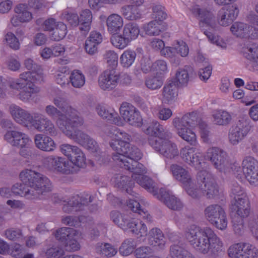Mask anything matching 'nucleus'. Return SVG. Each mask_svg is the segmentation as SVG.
I'll list each match as a JSON object with an SVG mask.
<instances>
[{"label": "nucleus", "instance_id": "f257e3e1", "mask_svg": "<svg viewBox=\"0 0 258 258\" xmlns=\"http://www.w3.org/2000/svg\"><path fill=\"white\" fill-rule=\"evenodd\" d=\"M184 235L190 244L199 253L217 257L223 252V243L209 227L202 228L191 224L185 228Z\"/></svg>", "mask_w": 258, "mask_h": 258}, {"label": "nucleus", "instance_id": "f03ea898", "mask_svg": "<svg viewBox=\"0 0 258 258\" xmlns=\"http://www.w3.org/2000/svg\"><path fill=\"white\" fill-rule=\"evenodd\" d=\"M19 176L22 183H17L11 188L12 192L15 195L29 200H37L52 190L50 180L38 172L26 169L21 171Z\"/></svg>", "mask_w": 258, "mask_h": 258}, {"label": "nucleus", "instance_id": "7ed1b4c3", "mask_svg": "<svg viewBox=\"0 0 258 258\" xmlns=\"http://www.w3.org/2000/svg\"><path fill=\"white\" fill-rule=\"evenodd\" d=\"M110 146L116 151L112 153L114 161H125L124 157H127L134 161H138L143 157V153L136 146H131L129 143L122 141L110 142Z\"/></svg>", "mask_w": 258, "mask_h": 258}, {"label": "nucleus", "instance_id": "20e7f679", "mask_svg": "<svg viewBox=\"0 0 258 258\" xmlns=\"http://www.w3.org/2000/svg\"><path fill=\"white\" fill-rule=\"evenodd\" d=\"M197 179L203 195L207 198L213 199L219 195V187L209 172L201 171L198 173Z\"/></svg>", "mask_w": 258, "mask_h": 258}, {"label": "nucleus", "instance_id": "39448f33", "mask_svg": "<svg viewBox=\"0 0 258 258\" xmlns=\"http://www.w3.org/2000/svg\"><path fill=\"white\" fill-rule=\"evenodd\" d=\"M83 124V120L81 117L78 116H72L69 123L67 124L61 131L69 138L83 146V145H86V141L90 137L84 132L76 129Z\"/></svg>", "mask_w": 258, "mask_h": 258}, {"label": "nucleus", "instance_id": "423d86ee", "mask_svg": "<svg viewBox=\"0 0 258 258\" xmlns=\"http://www.w3.org/2000/svg\"><path fill=\"white\" fill-rule=\"evenodd\" d=\"M207 220L217 228L223 230L227 227V220L223 208L218 204H212L204 210Z\"/></svg>", "mask_w": 258, "mask_h": 258}, {"label": "nucleus", "instance_id": "0eeeda50", "mask_svg": "<svg viewBox=\"0 0 258 258\" xmlns=\"http://www.w3.org/2000/svg\"><path fill=\"white\" fill-rule=\"evenodd\" d=\"M252 127L251 121L247 116H240L229 134L230 142L233 145L237 144L246 136Z\"/></svg>", "mask_w": 258, "mask_h": 258}, {"label": "nucleus", "instance_id": "6e6552de", "mask_svg": "<svg viewBox=\"0 0 258 258\" xmlns=\"http://www.w3.org/2000/svg\"><path fill=\"white\" fill-rule=\"evenodd\" d=\"M149 145L166 158L172 160L178 156V150L175 144L168 139L151 138Z\"/></svg>", "mask_w": 258, "mask_h": 258}, {"label": "nucleus", "instance_id": "1a4fd4ad", "mask_svg": "<svg viewBox=\"0 0 258 258\" xmlns=\"http://www.w3.org/2000/svg\"><path fill=\"white\" fill-rule=\"evenodd\" d=\"M49 169L63 174L77 173L81 168L93 167L94 162H47Z\"/></svg>", "mask_w": 258, "mask_h": 258}, {"label": "nucleus", "instance_id": "9d476101", "mask_svg": "<svg viewBox=\"0 0 258 258\" xmlns=\"http://www.w3.org/2000/svg\"><path fill=\"white\" fill-rule=\"evenodd\" d=\"M94 197L89 195L80 196L76 195L72 196L69 200L63 205L62 210L66 213H72L82 211L89 203H91Z\"/></svg>", "mask_w": 258, "mask_h": 258}, {"label": "nucleus", "instance_id": "9b49d317", "mask_svg": "<svg viewBox=\"0 0 258 258\" xmlns=\"http://www.w3.org/2000/svg\"><path fill=\"white\" fill-rule=\"evenodd\" d=\"M228 252L230 258H251L256 256L258 249L249 243H242L231 245Z\"/></svg>", "mask_w": 258, "mask_h": 258}, {"label": "nucleus", "instance_id": "f8f14e48", "mask_svg": "<svg viewBox=\"0 0 258 258\" xmlns=\"http://www.w3.org/2000/svg\"><path fill=\"white\" fill-rule=\"evenodd\" d=\"M32 127L39 132H44L51 136L56 134L55 127L51 120L41 113L33 114V119L29 127Z\"/></svg>", "mask_w": 258, "mask_h": 258}, {"label": "nucleus", "instance_id": "ddd939ff", "mask_svg": "<svg viewBox=\"0 0 258 258\" xmlns=\"http://www.w3.org/2000/svg\"><path fill=\"white\" fill-rule=\"evenodd\" d=\"M231 33L237 37L255 39L258 38V30L243 22L234 23L230 27Z\"/></svg>", "mask_w": 258, "mask_h": 258}, {"label": "nucleus", "instance_id": "4468645a", "mask_svg": "<svg viewBox=\"0 0 258 258\" xmlns=\"http://www.w3.org/2000/svg\"><path fill=\"white\" fill-rule=\"evenodd\" d=\"M191 11L193 14L199 20L201 29L205 28L213 29L216 27V19L211 12L205 9H201L199 6L194 7Z\"/></svg>", "mask_w": 258, "mask_h": 258}, {"label": "nucleus", "instance_id": "2eb2a0df", "mask_svg": "<svg viewBox=\"0 0 258 258\" xmlns=\"http://www.w3.org/2000/svg\"><path fill=\"white\" fill-rule=\"evenodd\" d=\"M172 124L176 129L177 134L191 145H195L197 142L196 136L190 128H187L183 116L180 118L175 117L172 120Z\"/></svg>", "mask_w": 258, "mask_h": 258}, {"label": "nucleus", "instance_id": "dca6fc26", "mask_svg": "<svg viewBox=\"0 0 258 258\" xmlns=\"http://www.w3.org/2000/svg\"><path fill=\"white\" fill-rule=\"evenodd\" d=\"M120 113L124 120L132 125H139L142 117L138 110L133 105L123 102L119 109Z\"/></svg>", "mask_w": 258, "mask_h": 258}, {"label": "nucleus", "instance_id": "f3484780", "mask_svg": "<svg viewBox=\"0 0 258 258\" xmlns=\"http://www.w3.org/2000/svg\"><path fill=\"white\" fill-rule=\"evenodd\" d=\"M119 78V75L115 73L113 69L106 70L99 76V85L103 90H112L117 86Z\"/></svg>", "mask_w": 258, "mask_h": 258}, {"label": "nucleus", "instance_id": "a211bd4d", "mask_svg": "<svg viewBox=\"0 0 258 258\" xmlns=\"http://www.w3.org/2000/svg\"><path fill=\"white\" fill-rule=\"evenodd\" d=\"M9 110L14 119L18 123L29 127L33 116L28 111L22 109L16 104H11Z\"/></svg>", "mask_w": 258, "mask_h": 258}, {"label": "nucleus", "instance_id": "6ab92c4d", "mask_svg": "<svg viewBox=\"0 0 258 258\" xmlns=\"http://www.w3.org/2000/svg\"><path fill=\"white\" fill-rule=\"evenodd\" d=\"M45 113L52 119H56V123L61 131L64 127L69 123L71 117H69L61 110L52 105H47L44 109Z\"/></svg>", "mask_w": 258, "mask_h": 258}, {"label": "nucleus", "instance_id": "aec40b11", "mask_svg": "<svg viewBox=\"0 0 258 258\" xmlns=\"http://www.w3.org/2000/svg\"><path fill=\"white\" fill-rule=\"evenodd\" d=\"M238 13V9L235 5L221 9L218 13V23L223 26L229 25L236 19Z\"/></svg>", "mask_w": 258, "mask_h": 258}, {"label": "nucleus", "instance_id": "412c9836", "mask_svg": "<svg viewBox=\"0 0 258 258\" xmlns=\"http://www.w3.org/2000/svg\"><path fill=\"white\" fill-rule=\"evenodd\" d=\"M4 138L12 146L20 148L28 146L30 142L27 135L16 131H8Z\"/></svg>", "mask_w": 258, "mask_h": 258}, {"label": "nucleus", "instance_id": "4be33fe9", "mask_svg": "<svg viewBox=\"0 0 258 258\" xmlns=\"http://www.w3.org/2000/svg\"><path fill=\"white\" fill-rule=\"evenodd\" d=\"M145 133L150 136L157 137L158 139H170L172 137V134L165 131L163 125L157 120H153L150 122Z\"/></svg>", "mask_w": 258, "mask_h": 258}, {"label": "nucleus", "instance_id": "5701e85b", "mask_svg": "<svg viewBox=\"0 0 258 258\" xmlns=\"http://www.w3.org/2000/svg\"><path fill=\"white\" fill-rule=\"evenodd\" d=\"M96 111L100 117L107 120L109 123L117 125L121 124L120 117L114 109L98 105L96 107Z\"/></svg>", "mask_w": 258, "mask_h": 258}, {"label": "nucleus", "instance_id": "b1692460", "mask_svg": "<svg viewBox=\"0 0 258 258\" xmlns=\"http://www.w3.org/2000/svg\"><path fill=\"white\" fill-rule=\"evenodd\" d=\"M231 209L233 212H235L233 217H240L242 219L247 217L250 213L248 198L232 203Z\"/></svg>", "mask_w": 258, "mask_h": 258}, {"label": "nucleus", "instance_id": "393cba45", "mask_svg": "<svg viewBox=\"0 0 258 258\" xmlns=\"http://www.w3.org/2000/svg\"><path fill=\"white\" fill-rule=\"evenodd\" d=\"M161 200L168 207L173 210H180L183 207L179 199L171 194L169 191L162 189L160 191Z\"/></svg>", "mask_w": 258, "mask_h": 258}, {"label": "nucleus", "instance_id": "a878e982", "mask_svg": "<svg viewBox=\"0 0 258 258\" xmlns=\"http://www.w3.org/2000/svg\"><path fill=\"white\" fill-rule=\"evenodd\" d=\"M92 15L91 11L88 9L81 12L79 17V29L82 35L85 36L91 28Z\"/></svg>", "mask_w": 258, "mask_h": 258}, {"label": "nucleus", "instance_id": "bb28decb", "mask_svg": "<svg viewBox=\"0 0 258 258\" xmlns=\"http://www.w3.org/2000/svg\"><path fill=\"white\" fill-rule=\"evenodd\" d=\"M36 146L44 151H51L55 147L53 140L50 137L42 134H37L34 138Z\"/></svg>", "mask_w": 258, "mask_h": 258}, {"label": "nucleus", "instance_id": "cd10ccee", "mask_svg": "<svg viewBox=\"0 0 258 258\" xmlns=\"http://www.w3.org/2000/svg\"><path fill=\"white\" fill-rule=\"evenodd\" d=\"M202 159L210 161H224L228 159L226 152L217 147H212L208 149Z\"/></svg>", "mask_w": 258, "mask_h": 258}, {"label": "nucleus", "instance_id": "c85d7f7f", "mask_svg": "<svg viewBox=\"0 0 258 258\" xmlns=\"http://www.w3.org/2000/svg\"><path fill=\"white\" fill-rule=\"evenodd\" d=\"M55 106L69 117L77 116L76 110L69 105L67 99L61 96H56L53 99Z\"/></svg>", "mask_w": 258, "mask_h": 258}, {"label": "nucleus", "instance_id": "c756f323", "mask_svg": "<svg viewBox=\"0 0 258 258\" xmlns=\"http://www.w3.org/2000/svg\"><path fill=\"white\" fill-rule=\"evenodd\" d=\"M132 177L142 187L154 195L158 192V189L153 180L146 175L143 174L141 176L133 175Z\"/></svg>", "mask_w": 258, "mask_h": 258}, {"label": "nucleus", "instance_id": "7c9ffc66", "mask_svg": "<svg viewBox=\"0 0 258 258\" xmlns=\"http://www.w3.org/2000/svg\"><path fill=\"white\" fill-rule=\"evenodd\" d=\"M170 170L173 176L183 184H189L191 182V176L181 166L173 164L170 167Z\"/></svg>", "mask_w": 258, "mask_h": 258}, {"label": "nucleus", "instance_id": "2f4dec72", "mask_svg": "<svg viewBox=\"0 0 258 258\" xmlns=\"http://www.w3.org/2000/svg\"><path fill=\"white\" fill-rule=\"evenodd\" d=\"M113 182L116 187L131 194V188L134 184V181L130 177L116 174L113 177Z\"/></svg>", "mask_w": 258, "mask_h": 258}, {"label": "nucleus", "instance_id": "473e14b6", "mask_svg": "<svg viewBox=\"0 0 258 258\" xmlns=\"http://www.w3.org/2000/svg\"><path fill=\"white\" fill-rule=\"evenodd\" d=\"M123 25L122 18L118 14H112L109 15L106 20L108 31L112 34H115L120 31Z\"/></svg>", "mask_w": 258, "mask_h": 258}, {"label": "nucleus", "instance_id": "72a5a7b5", "mask_svg": "<svg viewBox=\"0 0 258 258\" xmlns=\"http://www.w3.org/2000/svg\"><path fill=\"white\" fill-rule=\"evenodd\" d=\"M178 86L169 80L168 84L165 85L162 92V101L165 103L170 104L175 101L177 96V88Z\"/></svg>", "mask_w": 258, "mask_h": 258}, {"label": "nucleus", "instance_id": "f704fd0d", "mask_svg": "<svg viewBox=\"0 0 258 258\" xmlns=\"http://www.w3.org/2000/svg\"><path fill=\"white\" fill-rule=\"evenodd\" d=\"M246 167H243L245 178L251 184L258 183V162H247Z\"/></svg>", "mask_w": 258, "mask_h": 258}, {"label": "nucleus", "instance_id": "c9c22d12", "mask_svg": "<svg viewBox=\"0 0 258 258\" xmlns=\"http://www.w3.org/2000/svg\"><path fill=\"white\" fill-rule=\"evenodd\" d=\"M148 240L149 243L154 246H158L163 248L165 241L162 232L157 228H152L149 232Z\"/></svg>", "mask_w": 258, "mask_h": 258}, {"label": "nucleus", "instance_id": "e433bc0d", "mask_svg": "<svg viewBox=\"0 0 258 258\" xmlns=\"http://www.w3.org/2000/svg\"><path fill=\"white\" fill-rule=\"evenodd\" d=\"M189 67H185L183 69H178L175 73V78L170 80L178 87L186 85L189 79Z\"/></svg>", "mask_w": 258, "mask_h": 258}, {"label": "nucleus", "instance_id": "4c0bfd02", "mask_svg": "<svg viewBox=\"0 0 258 258\" xmlns=\"http://www.w3.org/2000/svg\"><path fill=\"white\" fill-rule=\"evenodd\" d=\"M215 124L225 126L229 124L232 120L231 115L223 110H216L212 115Z\"/></svg>", "mask_w": 258, "mask_h": 258}, {"label": "nucleus", "instance_id": "58836bf2", "mask_svg": "<svg viewBox=\"0 0 258 258\" xmlns=\"http://www.w3.org/2000/svg\"><path fill=\"white\" fill-rule=\"evenodd\" d=\"M145 84L149 89H159L163 84V77L158 73L148 76L145 79Z\"/></svg>", "mask_w": 258, "mask_h": 258}, {"label": "nucleus", "instance_id": "ea45409f", "mask_svg": "<svg viewBox=\"0 0 258 258\" xmlns=\"http://www.w3.org/2000/svg\"><path fill=\"white\" fill-rule=\"evenodd\" d=\"M122 33L131 42L139 36L140 28L136 23L130 22L124 26Z\"/></svg>", "mask_w": 258, "mask_h": 258}, {"label": "nucleus", "instance_id": "a19ab883", "mask_svg": "<svg viewBox=\"0 0 258 258\" xmlns=\"http://www.w3.org/2000/svg\"><path fill=\"white\" fill-rule=\"evenodd\" d=\"M120 166L138 176L142 175L147 172L146 167L141 162H121Z\"/></svg>", "mask_w": 258, "mask_h": 258}, {"label": "nucleus", "instance_id": "79ce46f5", "mask_svg": "<svg viewBox=\"0 0 258 258\" xmlns=\"http://www.w3.org/2000/svg\"><path fill=\"white\" fill-rule=\"evenodd\" d=\"M39 91V88L33 83L28 84L26 88L20 92L18 98L24 102L29 101Z\"/></svg>", "mask_w": 258, "mask_h": 258}, {"label": "nucleus", "instance_id": "37998d69", "mask_svg": "<svg viewBox=\"0 0 258 258\" xmlns=\"http://www.w3.org/2000/svg\"><path fill=\"white\" fill-rule=\"evenodd\" d=\"M121 12L125 19L131 21L139 19L142 16L139 9L136 6H125L121 8Z\"/></svg>", "mask_w": 258, "mask_h": 258}, {"label": "nucleus", "instance_id": "c03bdc74", "mask_svg": "<svg viewBox=\"0 0 258 258\" xmlns=\"http://www.w3.org/2000/svg\"><path fill=\"white\" fill-rule=\"evenodd\" d=\"M110 217L114 223L123 230H127V225L130 218L125 214H123L117 211H112Z\"/></svg>", "mask_w": 258, "mask_h": 258}, {"label": "nucleus", "instance_id": "a18cd8bd", "mask_svg": "<svg viewBox=\"0 0 258 258\" xmlns=\"http://www.w3.org/2000/svg\"><path fill=\"white\" fill-rule=\"evenodd\" d=\"M127 226V229H130L132 233L140 236H144L147 234V227L142 221L138 222L131 219Z\"/></svg>", "mask_w": 258, "mask_h": 258}, {"label": "nucleus", "instance_id": "49530a36", "mask_svg": "<svg viewBox=\"0 0 258 258\" xmlns=\"http://www.w3.org/2000/svg\"><path fill=\"white\" fill-rule=\"evenodd\" d=\"M152 17L155 21L162 22L167 18L165 7L159 3H154L152 6Z\"/></svg>", "mask_w": 258, "mask_h": 258}, {"label": "nucleus", "instance_id": "de8ad7c7", "mask_svg": "<svg viewBox=\"0 0 258 258\" xmlns=\"http://www.w3.org/2000/svg\"><path fill=\"white\" fill-rule=\"evenodd\" d=\"M136 52L131 49L125 50L120 57V63L123 68H128L135 62Z\"/></svg>", "mask_w": 258, "mask_h": 258}, {"label": "nucleus", "instance_id": "09e8293b", "mask_svg": "<svg viewBox=\"0 0 258 258\" xmlns=\"http://www.w3.org/2000/svg\"><path fill=\"white\" fill-rule=\"evenodd\" d=\"M171 258H195L194 256L179 244H173L170 247Z\"/></svg>", "mask_w": 258, "mask_h": 258}, {"label": "nucleus", "instance_id": "8fccbe9b", "mask_svg": "<svg viewBox=\"0 0 258 258\" xmlns=\"http://www.w3.org/2000/svg\"><path fill=\"white\" fill-rule=\"evenodd\" d=\"M180 157L183 161H200L203 155L199 153L195 154L192 148H184L180 151Z\"/></svg>", "mask_w": 258, "mask_h": 258}, {"label": "nucleus", "instance_id": "3c124183", "mask_svg": "<svg viewBox=\"0 0 258 258\" xmlns=\"http://www.w3.org/2000/svg\"><path fill=\"white\" fill-rule=\"evenodd\" d=\"M244 56L254 67L258 66V45H251L244 49Z\"/></svg>", "mask_w": 258, "mask_h": 258}, {"label": "nucleus", "instance_id": "603ef678", "mask_svg": "<svg viewBox=\"0 0 258 258\" xmlns=\"http://www.w3.org/2000/svg\"><path fill=\"white\" fill-rule=\"evenodd\" d=\"M230 196L233 198L231 203L238 201L242 199L247 198L246 193L244 192L243 188L237 182H234L232 183Z\"/></svg>", "mask_w": 258, "mask_h": 258}, {"label": "nucleus", "instance_id": "864d4df0", "mask_svg": "<svg viewBox=\"0 0 258 258\" xmlns=\"http://www.w3.org/2000/svg\"><path fill=\"white\" fill-rule=\"evenodd\" d=\"M26 4H20L14 9L15 12L19 15L22 22H28L32 19V14L27 10Z\"/></svg>", "mask_w": 258, "mask_h": 258}, {"label": "nucleus", "instance_id": "5fc2aeb1", "mask_svg": "<svg viewBox=\"0 0 258 258\" xmlns=\"http://www.w3.org/2000/svg\"><path fill=\"white\" fill-rule=\"evenodd\" d=\"M96 250L98 252L107 257L113 256L117 252V249L108 243H98L96 245Z\"/></svg>", "mask_w": 258, "mask_h": 258}, {"label": "nucleus", "instance_id": "6e6d98bb", "mask_svg": "<svg viewBox=\"0 0 258 258\" xmlns=\"http://www.w3.org/2000/svg\"><path fill=\"white\" fill-rule=\"evenodd\" d=\"M70 82L72 86L75 88L82 87L85 83V78L84 75L79 71L72 72L69 77Z\"/></svg>", "mask_w": 258, "mask_h": 258}, {"label": "nucleus", "instance_id": "4d7b16f0", "mask_svg": "<svg viewBox=\"0 0 258 258\" xmlns=\"http://www.w3.org/2000/svg\"><path fill=\"white\" fill-rule=\"evenodd\" d=\"M67 33L66 25L61 22H58L51 34V39L55 41H59L66 36Z\"/></svg>", "mask_w": 258, "mask_h": 258}, {"label": "nucleus", "instance_id": "13d9d810", "mask_svg": "<svg viewBox=\"0 0 258 258\" xmlns=\"http://www.w3.org/2000/svg\"><path fill=\"white\" fill-rule=\"evenodd\" d=\"M159 22L153 20L150 21L144 27V31L146 34L149 36H157L161 32V25Z\"/></svg>", "mask_w": 258, "mask_h": 258}, {"label": "nucleus", "instance_id": "bf43d9fd", "mask_svg": "<svg viewBox=\"0 0 258 258\" xmlns=\"http://www.w3.org/2000/svg\"><path fill=\"white\" fill-rule=\"evenodd\" d=\"M136 243L132 238L125 239L119 247V251L122 255H128L132 253L136 247Z\"/></svg>", "mask_w": 258, "mask_h": 258}, {"label": "nucleus", "instance_id": "052dcab7", "mask_svg": "<svg viewBox=\"0 0 258 258\" xmlns=\"http://www.w3.org/2000/svg\"><path fill=\"white\" fill-rule=\"evenodd\" d=\"M112 44L119 49L124 48L130 42V41L123 36V34L112 36L111 38Z\"/></svg>", "mask_w": 258, "mask_h": 258}, {"label": "nucleus", "instance_id": "680f3d73", "mask_svg": "<svg viewBox=\"0 0 258 258\" xmlns=\"http://www.w3.org/2000/svg\"><path fill=\"white\" fill-rule=\"evenodd\" d=\"M109 132L110 134H113L116 136L118 139L113 140L111 142L122 141L125 143H129L131 140V137L127 133L121 131L115 126H112L110 128Z\"/></svg>", "mask_w": 258, "mask_h": 258}, {"label": "nucleus", "instance_id": "e2e57ef3", "mask_svg": "<svg viewBox=\"0 0 258 258\" xmlns=\"http://www.w3.org/2000/svg\"><path fill=\"white\" fill-rule=\"evenodd\" d=\"M72 229L67 227H63L57 230L55 233L56 238L65 243L68 240L72 237L71 232Z\"/></svg>", "mask_w": 258, "mask_h": 258}, {"label": "nucleus", "instance_id": "0e129e2a", "mask_svg": "<svg viewBox=\"0 0 258 258\" xmlns=\"http://www.w3.org/2000/svg\"><path fill=\"white\" fill-rule=\"evenodd\" d=\"M233 228L235 234L241 235L244 232L243 219L238 217H232Z\"/></svg>", "mask_w": 258, "mask_h": 258}, {"label": "nucleus", "instance_id": "69168bd1", "mask_svg": "<svg viewBox=\"0 0 258 258\" xmlns=\"http://www.w3.org/2000/svg\"><path fill=\"white\" fill-rule=\"evenodd\" d=\"M212 71V67L209 64L208 61H205L203 64V67L200 69L199 71V76L200 79L204 81L208 80L211 75Z\"/></svg>", "mask_w": 258, "mask_h": 258}, {"label": "nucleus", "instance_id": "338daca9", "mask_svg": "<svg viewBox=\"0 0 258 258\" xmlns=\"http://www.w3.org/2000/svg\"><path fill=\"white\" fill-rule=\"evenodd\" d=\"M104 58L112 69L117 65L118 55L113 50L106 51L104 54Z\"/></svg>", "mask_w": 258, "mask_h": 258}, {"label": "nucleus", "instance_id": "774afa93", "mask_svg": "<svg viewBox=\"0 0 258 258\" xmlns=\"http://www.w3.org/2000/svg\"><path fill=\"white\" fill-rule=\"evenodd\" d=\"M198 114L196 112H191L183 115V121H185L187 128L196 126L198 123Z\"/></svg>", "mask_w": 258, "mask_h": 258}]
</instances>
